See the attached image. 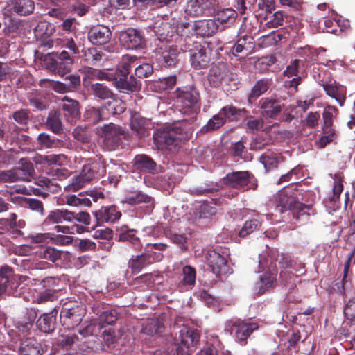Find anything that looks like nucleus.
<instances>
[{"instance_id":"f257e3e1","label":"nucleus","mask_w":355,"mask_h":355,"mask_svg":"<svg viewBox=\"0 0 355 355\" xmlns=\"http://www.w3.org/2000/svg\"><path fill=\"white\" fill-rule=\"evenodd\" d=\"M284 259V255L280 254L276 249H269L266 254L260 255L259 266L262 268H268V270L260 277V293H264L274 286L277 274L275 263L283 265L282 261Z\"/></svg>"},{"instance_id":"f03ea898","label":"nucleus","mask_w":355,"mask_h":355,"mask_svg":"<svg viewBox=\"0 0 355 355\" xmlns=\"http://www.w3.org/2000/svg\"><path fill=\"white\" fill-rule=\"evenodd\" d=\"M276 209L280 212L291 211L293 216L298 221H306L309 216V207L297 200L293 189L291 187L280 191L276 197Z\"/></svg>"},{"instance_id":"7ed1b4c3","label":"nucleus","mask_w":355,"mask_h":355,"mask_svg":"<svg viewBox=\"0 0 355 355\" xmlns=\"http://www.w3.org/2000/svg\"><path fill=\"white\" fill-rule=\"evenodd\" d=\"M172 340L167 349V355H190L192 347L199 340V335L194 330L183 327L179 331L178 338Z\"/></svg>"},{"instance_id":"20e7f679","label":"nucleus","mask_w":355,"mask_h":355,"mask_svg":"<svg viewBox=\"0 0 355 355\" xmlns=\"http://www.w3.org/2000/svg\"><path fill=\"white\" fill-rule=\"evenodd\" d=\"M219 28L214 19H202L193 23L182 22L178 25L176 31L181 36L196 34L202 37L213 35Z\"/></svg>"},{"instance_id":"39448f33","label":"nucleus","mask_w":355,"mask_h":355,"mask_svg":"<svg viewBox=\"0 0 355 355\" xmlns=\"http://www.w3.org/2000/svg\"><path fill=\"white\" fill-rule=\"evenodd\" d=\"M86 307L78 303H65L60 313V322L67 329L79 325L86 315Z\"/></svg>"},{"instance_id":"423d86ee","label":"nucleus","mask_w":355,"mask_h":355,"mask_svg":"<svg viewBox=\"0 0 355 355\" xmlns=\"http://www.w3.org/2000/svg\"><path fill=\"white\" fill-rule=\"evenodd\" d=\"M177 106L184 114L194 118L200 111L199 93L195 88H191L178 93L177 96Z\"/></svg>"},{"instance_id":"0eeeda50","label":"nucleus","mask_w":355,"mask_h":355,"mask_svg":"<svg viewBox=\"0 0 355 355\" xmlns=\"http://www.w3.org/2000/svg\"><path fill=\"white\" fill-rule=\"evenodd\" d=\"M21 284H24L30 291L35 292L39 297L45 300H51L53 290L50 286L53 283V279L48 277L46 278H35L33 275H21L19 277Z\"/></svg>"},{"instance_id":"6e6552de","label":"nucleus","mask_w":355,"mask_h":355,"mask_svg":"<svg viewBox=\"0 0 355 355\" xmlns=\"http://www.w3.org/2000/svg\"><path fill=\"white\" fill-rule=\"evenodd\" d=\"M189 135L188 132H183L182 128L174 127L168 130H164L156 135L155 141L161 148L171 150L178 146L182 141L187 139Z\"/></svg>"},{"instance_id":"1a4fd4ad","label":"nucleus","mask_w":355,"mask_h":355,"mask_svg":"<svg viewBox=\"0 0 355 355\" xmlns=\"http://www.w3.org/2000/svg\"><path fill=\"white\" fill-rule=\"evenodd\" d=\"M46 68L61 76L70 71L73 60L68 53L62 51L60 53H51L45 60Z\"/></svg>"},{"instance_id":"9d476101","label":"nucleus","mask_w":355,"mask_h":355,"mask_svg":"<svg viewBox=\"0 0 355 355\" xmlns=\"http://www.w3.org/2000/svg\"><path fill=\"white\" fill-rule=\"evenodd\" d=\"M21 159L22 167H17L8 171L0 172V181L4 182H14L19 180L30 181L34 173L33 164L25 162Z\"/></svg>"},{"instance_id":"9b49d317","label":"nucleus","mask_w":355,"mask_h":355,"mask_svg":"<svg viewBox=\"0 0 355 355\" xmlns=\"http://www.w3.org/2000/svg\"><path fill=\"white\" fill-rule=\"evenodd\" d=\"M135 56L126 55L123 57L121 68L117 72L115 85L120 92L129 93L133 90L132 84L127 81V76L130 73V69L133 67V64L137 61Z\"/></svg>"},{"instance_id":"f8f14e48","label":"nucleus","mask_w":355,"mask_h":355,"mask_svg":"<svg viewBox=\"0 0 355 355\" xmlns=\"http://www.w3.org/2000/svg\"><path fill=\"white\" fill-rule=\"evenodd\" d=\"M216 3V0H189L185 8V13L191 17L207 15L214 10Z\"/></svg>"},{"instance_id":"ddd939ff","label":"nucleus","mask_w":355,"mask_h":355,"mask_svg":"<svg viewBox=\"0 0 355 355\" xmlns=\"http://www.w3.org/2000/svg\"><path fill=\"white\" fill-rule=\"evenodd\" d=\"M253 180V175L249 172L236 171L227 174L224 178V183L230 187L245 190L251 188L249 184Z\"/></svg>"},{"instance_id":"4468645a","label":"nucleus","mask_w":355,"mask_h":355,"mask_svg":"<svg viewBox=\"0 0 355 355\" xmlns=\"http://www.w3.org/2000/svg\"><path fill=\"white\" fill-rule=\"evenodd\" d=\"M35 3L33 0H11L3 8V14L6 15L16 13L19 15H28L33 12Z\"/></svg>"},{"instance_id":"2eb2a0df","label":"nucleus","mask_w":355,"mask_h":355,"mask_svg":"<svg viewBox=\"0 0 355 355\" xmlns=\"http://www.w3.org/2000/svg\"><path fill=\"white\" fill-rule=\"evenodd\" d=\"M119 40L124 47L128 49H142L145 44L144 36L134 28H128L120 34Z\"/></svg>"},{"instance_id":"dca6fc26","label":"nucleus","mask_w":355,"mask_h":355,"mask_svg":"<svg viewBox=\"0 0 355 355\" xmlns=\"http://www.w3.org/2000/svg\"><path fill=\"white\" fill-rule=\"evenodd\" d=\"M101 136L108 144L112 146L119 145L121 141L126 137L124 130L113 123L105 125L101 128Z\"/></svg>"},{"instance_id":"f3484780","label":"nucleus","mask_w":355,"mask_h":355,"mask_svg":"<svg viewBox=\"0 0 355 355\" xmlns=\"http://www.w3.org/2000/svg\"><path fill=\"white\" fill-rule=\"evenodd\" d=\"M230 323L231 333L234 334L236 339L239 342L245 340L250 334L258 328L256 323L241 320H235Z\"/></svg>"},{"instance_id":"a211bd4d","label":"nucleus","mask_w":355,"mask_h":355,"mask_svg":"<svg viewBox=\"0 0 355 355\" xmlns=\"http://www.w3.org/2000/svg\"><path fill=\"white\" fill-rule=\"evenodd\" d=\"M209 266L211 268L214 274L219 276L229 272L226 259L219 252L215 250H210L206 255Z\"/></svg>"},{"instance_id":"6ab92c4d","label":"nucleus","mask_w":355,"mask_h":355,"mask_svg":"<svg viewBox=\"0 0 355 355\" xmlns=\"http://www.w3.org/2000/svg\"><path fill=\"white\" fill-rule=\"evenodd\" d=\"M180 51L177 47L166 46L160 48L157 55V61L164 67L175 66L178 61Z\"/></svg>"},{"instance_id":"aec40b11","label":"nucleus","mask_w":355,"mask_h":355,"mask_svg":"<svg viewBox=\"0 0 355 355\" xmlns=\"http://www.w3.org/2000/svg\"><path fill=\"white\" fill-rule=\"evenodd\" d=\"M211 50L203 46L197 47L191 53V65L196 69L206 68L210 62Z\"/></svg>"},{"instance_id":"412c9836","label":"nucleus","mask_w":355,"mask_h":355,"mask_svg":"<svg viewBox=\"0 0 355 355\" xmlns=\"http://www.w3.org/2000/svg\"><path fill=\"white\" fill-rule=\"evenodd\" d=\"M123 202L130 205L145 204V214H149L154 208V200L151 197L141 191L130 192L125 197Z\"/></svg>"},{"instance_id":"4be33fe9","label":"nucleus","mask_w":355,"mask_h":355,"mask_svg":"<svg viewBox=\"0 0 355 355\" xmlns=\"http://www.w3.org/2000/svg\"><path fill=\"white\" fill-rule=\"evenodd\" d=\"M259 105L262 115L267 118L275 117L282 110L279 102L273 98H261Z\"/></svg>"},{"instance_id":"5701e85b","label":"nucleus","mask_w":355,"mask_h":355,"mask_svg":"<svg viewBox=\"0 0 355 355\" xmlns=\"http://www.w3.org/2000/svg\"><path fill=\"white\" fill-rule=\"evenodd\" d=\"M94 215L98 223H113L121 216V212L116 210L115 206L103 207L98 211L94 212Z\"/></svg>"},{"instance_id":"b1692460","label":"nucleus","mask_w":355,"mask_h":355,"mask_svg":"<svg viewBox=\"0 0 355 355\" xmlns=\"http://www.w3.org/2000/svg\"><path fill=\"white\" fill-rule=\"evenodd\" d=\"M19 352L21 355H42L43 349L35 338H27L21 343Z\"/></svg>"},{"instance_id":"393cba45","label":"nucleus","mask_w":355,"mask_h":355,"mask_svg":"<svg viewBox=\"0 0 355 355\" xmlns=\"http://www.w3.org/2000/svg\"><path fill=\"white\" fill-rule=\"evenodd\" d=\"M110 32L106 26H97L90 28V42L96 45H103L109 42Z\"/></svg>"},{"instance_id":"a878e982","label":"nucleus","mask_w":355,"mask_h":355,"mask_svg":"<svg viewBox=\"0 0 355 355\" xmlns=\"http://www.w3.org/2000/svg\"><path fill=\"white\" fill-rule=\"evenodd\" d=\"M324 90L330 97L334 98L340 106H343L346 99V88L334 84H322Z\"/></svg>"},{"instance_id":"bb28decb","label":"nucleus","mask_w":355,"mask_h":355,"mask_svg":"<svg viewBox=\"0 0 355 355\" xmlns=\"http://www.w3.org/2000/svg\"><path fill=\"white\" fill-rule=\"evenodd\" d=\"M57 312L51 311L44 313L37 320V325L43 332L49 333L55 328Z\"/></svg>"},{"instance_id":"cd10ccee","label":"nucleus","mask_w":355,"mask_h":355,"mask_svg":"<svg viewBox=\"0 0 355 355\" xmlns=\"http://www.w3.org/2000/svg\"><path fill=\"white\" fill-rule=\"evenodd\" d=\"M96 241H90V250L96 248L109 249L110 243L107 241H101L100 239L107 241L111 238V232L110 230H98L95 232L92 236Z\"/></svg>"},{"instance_id":"c85d7f7f","label":"nucleus","mask_w":355,"mask_h":355,"mask_svg":"<svg viewBox=\"0 0 355 355\" xmlns=\"http://www.w3.org/2000/svg\"><path fill=\"white\" fill-rule=\"evenodd\" d=\"M298 63L299 60H295L289 66L287 67L286 69L284 72V75L288 78H291L293 76H296L291 80L285 81L286 87H293L295 91H297V85L300 83L302 80L301 77L297 76L298 71Z\"/></svg>"},{"instance_id":"c756f323","label":"nucleus","mask_w":355,"mask_h":355,"mask_svg":"<svg viewBox=\"0 0 355 355\" xmlns=\"http://www.w3.org/2000/svg\"><path fill=\"white\" fill-rule=\"evenodd\" d=\"M226 76V67L224 64L212 65L209 73L208 80L214 87H217Z\"/></svg>"},{"instance_id":"7c9ffc66","label":"nucleus","mask_w":355,"mask_h":355,"mask_svg":"<svg viewBox=\"0 0 355 355\" xmlns=\"http://www.w3.org/2000/svg\"><path fill=\"white\" fill-rule=\"evenodd\" d=\"M237 17L236 12L232 8H223L217 12L216 14V19L218 23L225 28L232 24Z\"/></svg>"},{"instance_id":"2f4dec72","label":"nucleus","mask_w":355,"mask_h":355,"mask_svg":"<svg viewBox=\"0 0 355 355\" xmlns=\"http://www.w3.org/2000/svg\"><path fill=\"white\" fill-rule=\"evenodd\" d=\"M63 110L65 111L67 121L72 123L79 115L78 103L77 101L64 96L62 98Z\"/></svg>"},{"instance_id":"473e14b6","label":"nucleus","mask_w":355,"mask_h":355,"mask_svg":"<svg viewBox=\"0 0 355 355\" xmlns=\"http://www.w3.org/2000/svg\"><path fill=\"white\" fill-rule=\"evenodd\" d=\"M133 165L137 169L152 172L156 166L155 162L145 155H138L133 159Z\"/></svg>"},{"instance_id":"72a5a7b5","label":"nucleus","mask_w":355,"mask_h":355,"mask_svg":"<svg viewBox=\"0 0 355 355\" xmlns=\"http://www.w3.org/2000/svg\"><path fill=\"white\" fill-rule=\"evenodd\" d=\"M74 214L67 210H56L51 212L46 219L49 223H62L64 221H71Z\"/></svg>"},{"instance_id":"f704fd0d","label":"nucleus","mask_w":355,"mask_h":355,"mask_svg":"<svg viewBox=\"0 0 355 355\" xmlns=\"http://www.w3.org/2000/svg\"><path fill=\"white\" fill-rule=\"evenodd\" d=\"M36 253L39 258L52 263H55L57 260L60 259L62 254V251L53 247L40 248Z\"/></svg>"},{"instance_id":"c9c22d12","label":"nucleus","mask_w":355,"mask_h":355,"mask_svg":"<svg viewBox=\"0 0 355 355\" xmlns=\"http://www.w3.org/2000/svg\"><path fill=\"white\" fill-rule=\"evenodd\" d=\"M243 112H245L244 109H237L232 105L225 106L219 111L225 123L238 120Z\"/></svg>"},{"instance_id":"e433bc0d","label":"nucleus","mask_w":355,"mask_h":355,"mask_svg":"<svg viewBox=\"0 0 355 355\" xmlns=\"http://www.w3.org/2000/svg\"><path fill=\"white\" fill-rule=\"evenodd\" d=\"M164 326L163 323L157 319H151L148 320L142 328V331L148 335L153 336L155 334H160Z\"/></svg>"},{"instance_id":"4c0bfd02","label":"nucleus","mask_w":355,"mask_h":355,"mask_svg":"<svg viewBox=\"0 0 355 355\" xmlns=\"http://www.w3.org/2000/svg\"><path fill=\"white\" fill-rule=\"evenodd\" d=\"M148 121L146 119L135 114L131 118L130 126L132 130L135 131L139 137L145 135L146 125Z\"/></svg>"},{"instance_id":"58836bf2","label":"nucleus","mask_w":355,"mask_h":355,"mask_svg":"<svg viewBox=\"0 0 355 355\" xmlns=\"http://www.w3.org/2000/svg\"><path fill=\"white\" fill-rule=\"evenodd\" d=\"M260 161L263 164L266 170L269 171L277 166L279 157L277 153L267 152L261 155Z\"/></svg>"},{"instance_id":"ea45409f","label":"nucleus","mask_w":355,"mask_h":355,"mask_svg":"<svg viewBox=\"0 0 355 355\" xmlns=\"http://www.w3.org/2000/svg\"><path fill=\"white\" fill-rule=\"evenodd\" d=\"M261 224V222L256 218L246 220L239 231L238 235L239 237L244 238L257 230Z\"/></svg>"},{"instance_id":"a19ab883","label":"nucleus","mask_w":355,"mask_h":355,"mask_svg":"<svg viewBox=\"0 0 355 355\" xmlns=\"http://www.w3.org/2000/svg\"><path fill=\"white\" fill-rule=\"evenodd\" d=\"M225 123L223 116L218 112L208 121L207 124L202 128L201 131L204 132L214 131L220 128Z\"/></svg>"},{"instance_id":"79ce46f5","label":"nucleus","mask_w":355,"mask_h":355,"mask_svg":"<svg viewBox=\"0 0 355 355\" xmlns=\"http://www.w3.org/2000/svg\"><path fill=\"white\" fill-rule=\"evenodd\" d=\"M47 125L53 132H60L62 130V121L60 112L51 111L49 114Z\"/></svg>"},{"instance_id":"37998d69","label":"nucleus","mask_w":355,"mask_h":355,"mask_svg":"<svg viewBox=\"0 0 355 355\" xmlns=\"http://www.w3.org/2000/svg\"><path fill=\"white\" fill-rule=\"evenodd\" d=\"M67 158L64 155H55L51 154L48 155L42 156L40 158L41 164H46L49 166H61L66 162Z\"/></svg>"},{"instance_id":"c03bdc74","label":"nucleus","mask_w":355,"mask_h":355,"mask_svg":"<svg viewBox=\"0 0 355 355\" xmlns=\"http://www.w3.org/2000/svg\"><path fill=\"white\" fill-rule=\"evenodd\" d=\"M54 31V26L46 21H40L34 28L35 35L40 37L51 35Z\"/></svg>"},{"instance_id":"a18cd8bd","label":"nucleus","mask_w":355,"mask_h":355,"mask_svg":"<svg viewBox=\"0 0 355 355\" xmlns=\"http://www.w3.org/2000/svg\"><path fill=\"white\" fill-rule=\"evenodd\" d=\"M155 33L159 37L160 40H167L173 35V30L167 22H162L155 26Z\"/></svg>"},{"instance_id":"49530a36","label":"nucleus","mask_w":355,"mask_h":355,"mask_svg":"<svg viewBox=\"0 0 355 355\" xmlns=\"http://www.w3.org/2000/svg\"><path fill=\"white\" fill-rule=\"evenodd\" d=\"M12 270L10 267H2L0 270V295L6 291L8 284L12 277Z\"/></svg>"},{"instance_id":"de8ad7c7","label":"nucleus","mask_w":355,"mask_h":355,"mask_svg":"<svg viewBox=\"0 0 355 355\" xmlns=\"http://www.w3.org/2000/svg\"><path fill=\"white\" fill-rule=\"evenodd\" d=\"M135 232L136 230L135 229H131L121 233L119 234V240L123 241H128L132 245L134 248L136 250H139L141 248V244L139 239L135 236Z\"/></svg>"},{"instance_id":"09e8293b","label":"nucleus","mask_w":355,"mask_h":355,"mask_svg":"<svg viewBox=\"0 0 355 355\" xmlns=\"http://www.w3.org/2000/svg\"><path fill=\"white\" fill-rule=\"evenodd\" d=\"M269 87V81L268 80H258L253 86L251 92L249 94V98H257L265 93Z\"/></svg>"},{"instance_id":"8fccbe9b","label":"nucleus","mask_w":355,"mask_h":355,"mask_svg":"<svg viewBox=\"0 0 355 355\" xmlns=\"http://www.w3.org/2000/svg\"><path fill=\"white\" fill-rule=\"evenodd\" d=\"M93 313L98 315L97 319L100 323H105L111 324L116 320L115 312L109 311L107 310L100 311L97 308H94L92 310Z\"/></svg>"},{"instance_id":"3c124183","label":"nucleus","mask_w":355,"mask_h":355,"mask_svg":"<svg viewBox=\"0 0 355 355\" xmlns=\"http://www.w3.org/2000/svg\"><path fill=\"white\" fill-rule=\"evenodd\" d=\"M87 194L78 193V196L72 195L66 196L67 204L71 206H89V198Z\"/></svg>"},{"instance_id":"603ef678","label":"nucleus","mask_w":355,"mask_h":355,"mask_svg":"<svg viewBox=\"0 0 355 355\" xmlns=\"http://www.w3.org/2000/svg\"><path fill=\"white\" fill-rule=\"evenodd\" d=\"M37 141L42 148H55L59 146V139L51 137L46 133H41L37 137Z\"/></svg>"},{"instance_id":"864d4df0","label":"nucleus","mask_w":355,"mask_h":355,"mask_svg":"<svg viewBox=\"0 0 355 355\" xmlns=\"http://www.w3.org/2000/svg\"><path fill=\"white\" fill-rule=\"evenodd\" d=\"M148 264L146 253L131 259L129 262L130 267L134 272H139L144 266Z\"/></svg>"},{"instance_id":"5fc2aeb1","label":"nucleus","mask_w":355,"mask_h":355,"mask_svg":"<svg viewBox=\"0 0 355 355\" xmlns=\"http://www.w3.org/2000/svg\"><path fill=\"white\" fill-rule=\"evenodd\" d=\"M338 113V110L334 106L327 105L324 107L322 117L324 121L323 127L331 128L333 118Z\"/></svg>"},{"instance_id":"6e6d98bb","label":"nucleus","mask_w":355,"mask_h":355,"mask_svg":"<svg viewBox=\"0 0 355 355\" xmlns=\"http://www.w3.org/2000/svg\"><path fill=\"white\" fill-rule=\"evenodd\" d=\"M323 135L317 141V144L320 148H324L328 144L331 142L335 137V132L332 128L323 127Z\"/></svg>"},{"instance_id":"4d7b16f0","label":"nucleus","mask_w":355,"mask_h":355,"mask_svg":"<svg viewBox=\"0 0 355 355\" xmlns=\"http://www.w3.org/2000/svg\"><path fill=\"white\" fill-rule=\"evenodd\" d=\"M109 169V179L110 182L116 184L119 180L121 176L124 172V169L120 165L118 164H112L111 166L107 165V167Z\"/></svg>"},{"instance_id":"13d9d810","label":"nucleus","mask_w":355,"mask_h":355,"mask_svg":"<svg viewBox=\"0 0 355 355\" xmlns=\"http://www.w3.org/2000/svg\"><path fill=\"white\" fill-rule=\"evenodd\" d=\"M220 343L217 338H214L211 343H207L197 355H218Z\"/></svg>"},{"instance_id":"bf43d9fd","label":"nucleus","mask_w":355,"mask_h":355,"mask_svg":"<svg viewBox=\"0 0 355 355\" xmlns=\"http://www.w3.org/2000/svg\"><path fill=\"white\" fill-rule=\"evenodd\" d=\"M55 228L58 232L64 234H81L86 231V228L82 225H56Z\"/></svg>"},{"instance_id":"052dcab7","label":"nucleus","mask_w":355,"mask_h":355,"mask_svg":"<svg viewBox=\"0 0 355 355\" xmlns=\"http://www.w3.org/2000/svg\"><path fill=\"white\" fill-rule=\"evenodd\" d=\"M183 283L184 285L193 286L196 282V270L187 266L183 268Z\"/></svg>"},{"instance_id":"680f3d73","label":"nucleus","mask_w":355,"mask_h":355,"mask_svg":"<svg viewBox=\"0 0 355 355\" xmlns=\"http://www.w3.org/2000/svg\"><path fill=\"white\" fill-rule=\"evenodd\" d=\"M85 182V178L82 175H77L72 178L71 183L64 187L68 192H74L81 189Z\"/></svg>"},{"instance_id":"e2e57ef3","label":"nucleus","mask_w":355,"mask_h":355,"mask_svg":"<svg viewBox=\"0 0 355 355\" xmlns=\"http://www.w3.org/2000/svg\"><path fill=\"white\" fill-rule=\"evenodd\" d=\"M343 189V185L341 179H336L334 180V185L333 187L334 195L331 198H329L330 201L334 202V206L335 207L334 208V210L339 207V205L337 203V200L339 199L340 195L342 193Z\"/></svg>"},{"instance_id":"0e129e2a","label":"nucleus","mask_w":355,"mask_h":355,"mask_svg":"<svg viewBox=\"0 0 355 355\" xmlns=\"http://www.w3.org/2000/svg\"><path fill=\"white\" fill-rule=\"evenodd\" d=\"M217 212V208L214 203H204L200 207V218H207L215 215Z\"/></svg>"},{"instance_id":"69168bd1","label":"nucleus","mask_w":355,"mask_h":355,"mask_svg":"<svg viewBox=\"0 0 355 355\" xmlns=\"http://www.w3.org/2000/svg\"><path fill=\"white\" fill-rule=\"evenodd\" d=\"M153 71V67L148 63H144L136 67L135 69V75L139 78H144L149 76Z\"/></svg>"},{"instance_id":"338daca9","label":"nucleus","mask_w":355,"mask_h":355,"mask_svg":"<svg viewBox=\"0 0 355 355\" xmlns=\"http://www.w3.org/2000/svg\"><path fill=\"white\" fill-rule=\"evenodd\" d=\"M94 94L101 99L109 98L112 96V92L106 87L101 84H95L92 85Z\"/></svg>"},{"instance_id":"774afa93","label":"nucleus","mask_w":355,"mask_h":355,"mask_svg":"<svg viewBox=\"0 0 355 355\" xmlns=\"http://www.w3.org/2000/svg\"><path fill=\"white\" fill-rule=\"evenodd\" d=\"M344 314L349 320H355V297L349 300L344 307Z\"/></svg>"}]
</instances>
